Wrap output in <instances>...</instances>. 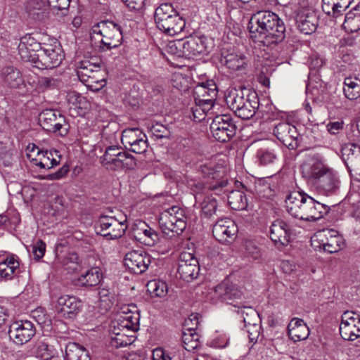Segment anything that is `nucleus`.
<instances>
[{
    "label": "nucleus",
    "mask_w": 360,
    "mask_h": 360,
    "mask_svg": "<svg viewBox=\"0 0 360 360\" xmlns=\"http://www.w3.org/2000/svg\"><path fill=\"white\" fill-rule=\"evenodd\" d=\"M251 38L264 44H276L284 38L285 26L278 16L269 11L253 14L248 23Z\"/></svg>",
    "instance_id": "obj_1"
},
{
    "label": "nucleus",
    "mask_w": 360,
    "mask_h": 360,
    "mask_svg": "<svg viewBox=\"0 0 360 360\" xmlns=\"http://www.w3.org/2000/svg\"><path fill=\"white\" fill-rule=\"evenodd\" d=\"M288 212L293 217L307 221H315L326 214L330 207L304 192L293 191L285 200Z\"/></svg>",
    "instance_id": "obj_2"
},
{
    "label": "nucleus",
    "mask_w": 360,
    "mask_h": 360,
    "mask_svg": "<svg viewBox=\"0 0 360 360\" xmlns=\"http://www.w3.org/2000/svg\"><path fill=\"white\" fill-rule=\"evenodd\" d=\"M154 18L158 28L170 36L181 33L186 25L184 19L169 3L160 4L155 11Z\"/></svg>",
    "instance_id": "obj_3"
},
{
    "label": "nucleus",
    "mask_w": 360,
    "mask_h": 360,
    "mask_svg": "<svg viewBox=\"0 0 360 360\" xmlns=\"http://www.w3.org/2000/svg\"><path fill=\"white\" fill-rule=\"evenodd\" d=\"M158 222L165 235L170 237L179 236L186 227L185 212L178 206H172L161 212Z\"/></svg>",
    "instance_id": "obj_4"
},
{
    "label": "nucleus",
    "mask_w": 360,
    "mask_h": 360,
    "mask_svg": "<svg viewBox=\"0 0 360 360\" xmlns=\"http://www.w3.org/2000/svg\"><path fill=\"white\" fill-rule=\"evenodd\" d=\"M311 245L316 251L335 253L345 246L343 237L334 229L317 231L311 238Z\"/></svg>",
    "instance_id": "obj_5"
},
{
    "label": "nucleus",
    "mask_w": 360,
    "mask_h": 360,
    "mask_svg": "<svg viewBox=\"0 0 360 360\" xmlns=\"http://www.w3.org/2000/svg\"><path fill=\"white\" fill-rule=\"evenodd\" d=\"M101 163L112 170L131 169L136 166V161L132 155L123 151L117 146H111L106 148L101 158Z\"/></svg>",
    "instance_id": "obj_6"
},
{
    "label": "nucleus",
    "mask_w": 360,
    "mask_h": 360,
    "mask_svg": "<svg viewBox=\"0 0 360 360\" xmlns=\"http://www.w3.org/2000/svg\"><path fill=\"white\" fill-rule=\"evenodd\" d=\"M64 59L60 43L54 40L51 44H44L42 49L37 54L34 66L39 69H51L58 67Z\"/></svg>",
    "instance_id": "obj_7"
},
{
    "label": "nucleus",
    "mask_w": 360,
    "mask_h": 360,
    "mask_svg": "<svg viewBox=\"0 0 360 360\" xmlns=\"http://www.w3.org/2000/svg\"><path fill=\"white\" fill-rule=\"evenodd\" d=\"M94 34L101 37L102 49L110 50L119 46L122 39L120 27L112 21H102L93 27Z\"/></svg>",
    "instance_id": "obj_8"
},
{
    "label": "nucleus",
    "mask_w": 360,
    "mask_h": 360,
    "mask_svg": "<svg viewBox=\"0 0 360 360\" xmlns=\"http://www.w3.org/2000/svg\"><path fill=\"white\" fill-rule=\"evenodd\" d=\"M140 314L134 304L122 306L118 310L112 328L126 330L129 333H135L139 329Z\"/></svg>",
    "instance_id": "obj_9"
},
{
    "label": "nucleus",
    "mask_w": 360,
    "mask_h": 360,
    "mask_svg": "<svg viewBox=\"0 0 360 360\" xmlns=\"http://www.w3.org/2000/svg\"><path fill=\"white\" fill-rule=\"evenodd\" d=\"M199 171L206 176L211 177L213 181L210 182L208 188L219 194L221 191H227L225 188L228 185L227 178L225 177L227 169L222 164H217L209 161L200 165Z\"/></svg>",
    "instance_id": "obj_10"
},
{
    "label": "nucleus",
    "mask_w": 360,
    "mask_h": 360,
    "mask_svg": "<svg viewBox=\"0 0 360 360\" xmlns=\"http://www.w3.org/2000/svg\"><path fill=\"white\" fill-rule=\"evenodd\" d=\"M212 136L220 142L229 141L236 132V127L230 115L220 114L213 117L210 124Z\"/></svg>",
    "instance_id": "obj_11"
},
{
    "label": "nucleus",
    "mask_w": 360,
    "mask_h": 360,
    "mask_svg": "<svg viewBox=\"0 0 360 360\" xmlns=\"http://www.w3.org/2000/svg\"><path fill=\"white\" fill-rule=\"evenodd\" d=\"M127 217L123 216L120 220L114 217L102 215L98 219L99 233L110 240L122 237L127 228L125 224Z\"/></svg>",
    "instance_id": "obj_12"
},
{
    "label": "nucleus",
    "mask_w": 360,
    "mask_h": 360,
    "mask_svg": "<svg viewBox=\"0 0 360 360\" xmlns=\"http://www.w3.org/2000/svg\"><path fill=\"white\" fill-rule=\"evenodd\" d=\"M171 86L176 90H181V89L189 90L197 87L207 89V90H218L217 86L213 79H207V77L201 75L197 77V80H193L191 82L190 78L184 76L182 73H174L172 75Z\"/></svg>",
    "instance_id": "obj_13"
},
{
    "label": "nucleus",
    "mask_w": 360,
    "mask_h": 360,
    "mask_svg": "<svg viewBox=\"0 0 360 360\" xmlns=\"http://www.w3.org/2000/svg\"><path fill=\"white\" fill-rule=\"evenodd\" d=\"M39 123L47 131H58L60 135H65L68 133V129L64 127L66 125L65 118L58 111L51 109L44 110L39 115Z\"/></svg>",
    "instance_id": "obj_14"
},
{
    "label": "nucleus",
    "mask_w": 360,
    "mask_h": 360,
    "mask_svg": "<svg viewBox=\"0 0 360 360\" xmlns=\"http://www.w3.org/2000/svg\"><path fill=\"white\" fill-rule=\"evenodd\" d=\"M180 49L181 55L186 58H191L203 54L207 51L206 38L204 36H190L185 40L172 43V49Z\"/></svg>",
    "instance_id": "obj_15"
},
{
    "label": "nucleus",
    "mask_w": 360,
    "mask_h": 360,
    "mask_svg": "<svg viewBox=\"0 0 360 360\" xmlns=\"http://www.w3.org/2000/svg\"><path fill=\"white\" fill-rule=\"evenodd\" d=\"M340 334L349 341L360 338V315L353 311H345L341 316Z\"/></svg>",
    "instance_id": "obj_16"
},
{
    "label": "nucleus",
    "mask_w": 360,
    "mask_h": 360,
    "mask_svg": "<svg viewBox=\"0 0 360 360\" xmlns=\"http://www.w3.org/2000/svg\"><path fill=\"white\" fill-rule=\"evenodd\" d=\"M328 168L319 155L307 157L300 166L302 177L313 184H315Z\"/></svg>",
    "instance_id": "obj_17"
},
{
    "label": "nucleus",
    "mask_w": 360,
    "mask_h": 360,
    "mask_svg": "<svg viewBox=\"0 0 360 360\" xmlns=\"http://www.w3.org/2000/svg\"><path fill=\"white\" fill-rule=\"evenodd\" d=\"M242 295V291L236 284L225 279L213 288L210 298L214 302L222 301L232 304Z\"/></svg>",
    "instance_id": "obj_18"
},
{
    "label": "nucleus",
    "mask_w": 360,
    "mask_h": 360,
    "mask_svg": "<svg viewBox=\"0 0 360 360\" xmlns=\"http://www.w3.org/2000/svg\"><path fill=\"white\" fill-rule=\"evenodd\" d=\"M274 134L284 146L291 150L296 149L302 139L297 128L289 122L277 124L274 129Z\"/></svg>",
    "instance_id": "obj_19"
},
{
    "label": "nucleus",
    "mask_w": 360,
    "mask_h": 360,
    "mask_svg": "<svg viewBox=\"0 0 360 360\" xmlns=\"http://www.w3.org/2000/svg\"><path fill=\"white\" fill-rule=\"evenodd\" d=\"M34 324L30 321H20L13 323L9 328L8 335L16 345H22L29 342L35 335Z\"/></svg>",
    "instance_id": "obj_20"
},
{
    "label": "nucleus",
    "mask_w": 360,
    "mask_h": 360,
    "mask_svg": "<svg viewBox=\"0 0 360 360\" xmlns=\"http://www.w3.org/2000/svg\"><path fill=\"white\" fill-rule=\"evenodd\" d=\"M199 271L198 261L193 255L188 252L181 254L177 269L181 278L189 282L198 277Z\"/></svg>",
    "instance_id": "obj_21"
},
{
    "label": "nucleus",
    "mask_w": 360,
    "mask_h": 360,
    "mask_svg": "<svg viewBox=\"0 0 360 360\" xmlns=\"http://www.w3.org/2000/svg\"><path fill=\"white\" fill-rule=\"evenodd\" d=\"M238 232L235 222L229 218L218 220L212 228L214 237L221 243L233 241Z\"/></svg>",
    "instance_id": "obj_22"
},
{
    "label": "nucleus",
    "mask_w": 360,
    "mask_h": 360,
    "mask_svg": "<svg viewBox=\"0 0 360 360\" xmlns=\"http://www.w3.org/2000/svg\"><path fill=\"white\" fill-rule=\"evenodd\" d=\"M150 263V256L144 252L131 251L126 254L124 257V266L136 274L145 272Z\"/></svg>",
    "instance_id": "obj_23"
},
{
    "label": "nucleus",
    "mask_w": 360,
    "mask_h": 360,
    "mask_svg": "<svg viewBox=\"0 0 360 360\" xmlns=\"http://www.w3.org/2000/svg\"><path fill=\"white\" fill-rule=\"evenodd\" d=\"M81 301L75 296L62 295L55 305L56 311L62 316L72 319L82 309Z\"/></svg>",
    "instance_id": "obj_24"
},
{
    "label": "nucleus",
    "mask_w": 360,
    "mask_h": 360,
    "mask_svg": "<svg viewBox=\"0 0 360 360\" xmlns=\"http://www.w3.org/2000/svg\"><path fill=\"white\" fill-rule=\"evenodd\" d=\"M42 46L33 37L27 34L20 39L18 49L22 60L34 64L37 54L42 49Z\"/></svg>",
    "instance_id": "obj_25"
},
{
    "label": "nucleus",
    "mask_w": 360,
    "mask_h": 360,
    "mask_svg": "<svg viewBox=\"0 0 360 360\" xmlns=\"http://www.w3.org/2000/svg\"><path fill=\"white\" fill-rule=\"evenodd\" d=\"M132 233L136 240L146 245L152 246L159 240L158 233L142 221L134 224Z\"/></svg>",
    "instance_id": "obj_26"
},
{
    "label": "nucleus",
    "mask_w": 360,
    "mask_h": 360,
    "mask_svg": "<svg viewBox=\"0 0 360 360\" xmlns=\"http://www.w3.org/2000/svg\"><path fill=\"white\" fill-rule=\"evenodd\" d=\"M340 180L334 171L328 168L327 171L315 182L319 191L329 195L335 193L340 188Z\"/></svg>",
    "instance_id": "obj_27"
},
{
    "label": "nucleus",
    "mask_w": 360,
    "mask_h": 360,
    "mask_svg": "<svg viewBox=\"0 0 360 360\" xmlns=\"http://www.w3.org/2000/svg\"><path fill=\"white\" fill-rule=\"evenodd\" d=\"M22 75L13 66H7L2 69L0 76V88L21 89L24 86Z\"/></svg>",
    "instance_id": "obj_28"
},
{
    "label": "nucleus",
    "mask_w": 360,
    "mask_h": 360,
    "mask_svg": "<svg viewBox=\"0 0 360 360\" xmlns=\"http://www.w3.org/2000/svg\"><path fill=\"white\" fill-rule=\"evenodd\" d=\"M270 238L276 245H287L290 240L289 226L283 220H276L270 227Z\"/></svg>",
    "instance_id": "obj_29"
},
{
    "label": "nucleus",
    "mask_w": 360,
    "mask_h": 360,
    "mask_svg": "<svg viewBox=\"0 0 360 360\" xmlns=\"http://www.w3.org/2000/svg\"><path fill=\"white\" fill-rule=\"evenodd\" d=\"M296 22L301 32L310 34L316 30L319 19L314 11L305 9L297 15Z\"/></svg>",
    "instance_id": "obj_30"
},
{
    "label": "nucleus",
    "mask_w": 360,
    "mask_h": 360,
    "mask_svg": "<svg viewBox=\"0 0 360 360\" xmlns=\"http://www.w3.org/2000/svg\"><path fill=\"white\" fill-rule=\"evenodd\" d=\"M221 63L232 71H243L246 70L248 60L243 53L233 49L222 53Z\"/></svg>",
    "instance_id": "obj_31"
},
{
    "label": "nucleus",
    "mask_w": 360,
    "mask_h": 360,
    "mask_svg": "<svg viewBox=\"0 0 360 360\" xmlns=\"http://www.w3.org/2000/svg\"><path fill=\"white\" fill-rule=\"evenodd\" d=\"M288 333L294 342L306 340L309 335V328L304 321L299 318H293L288 326Z\"/></svg>",
    "instance_id": "obj_32"
},
{
    "label": "nucleus",
    "mask_w": 360,
    "mask_h": 360,
    "mask_svg": "<svg viewBox=\"0 0 360 360\" xmlns=\"http://www.w3.org/2000/svg\"><path fill=\"white\" fill-rule=\"evenodd\" d=\"M259 105V101L257 91H248L246 95V101L236 114L243 120H249L255 115Z\"/></svg>",
    "instance_id": "obj_33"
},
{
    "label": "nucleus",
    "mask_w": 360,
    "mask_h": 360,
    "mask_svg": "<svg viewBox=\"0 0 360 360\" xmlns=\"http://www.w3.org/2000/svg\"><path fill=\"white\" fill-rule=\"evenodd\" d=\"M323 11L333 18H337L349 6L352 0H322Z\"/></svg>",
    "instance_id": "obj_34"
},
{
    "label": "nucleus",
    "mask_w": 360,
    "mask_h": 360,
    "mask_svg": "<svg viewBox=\"0 0 360 360\" xmlns=\"http://www.w3.org/2000/svg\"><path fill=\"white\" fill-rule=\"evenodd\" d=\"M66 98L70 104L77 109V114L80 116H85L91 108V103L78 91H68Z\"/></svg>",
    "instance_id": "obj_35"
},
{
    "label": "nucleus",
    "mask_w": 360,
    "mask_h": 360,
    "mask_svg": "<svg viewBox=\"0 0 360 360\" xmlns=\"http://www.w3.org/2000/svg\"><path fill=\"white\" fill-rule=\"evenodd\" d=\"M19 268V262L14 255L7 257L0 262V276L6 280L11 279Z\"/></svg>",
    "instance_id": "obj_36"
},
{
    "label": "nucleus",
    "mask_w": 360,
    "mask_h": 360,
    "mask_svg": "<svg viewBox=\"0 0 360 360\" xmlns=\"http://www.w3.org/2000/svg\"><path fill=\"white\" fill-rule=\"evenodd\" d=\"M65 360H90L89 352L75 342H70L65 347Z\"/></svg>",
    "instance_id": "obj_37"
},
{
    "label": "nucleus",
    "mask_w": 360,
    "mask_h": 360,
    "mask_svg": "<svg viewBox=\"0 0 360 360\" xmlns=\"http://www.w3.org/2000/svg\"><path fill=\"white\" fill-rule=\"evenodd\" d=\"M342 26L349 32H355L360 30V3L345 15Z\"/></svg>",
    "instance_id": "obj_38"
},
{
    "label": "nucleus",
    "mask_w": 360,
    "mask_h": 360,
    "mask_svg": "<svg viewBox=\"0 0 360 360\" xmlns=\"http://www.w3.org/2000/svg\"><path fill=\"white\" fill-rule=\"evenodd\" d=\"M114 337L111 338V345L115 347H123L131 345L135 341L134 333H129L126 330L113 328Z\"/></svg>",
    "instance_id": "obj_39"
},
{
    "label": "nucleus",
    "mask_w": 360,
    "mask_h": 360,
    "mask_svg": "<svg viewBox=\"0 0 360 360\" xmlns=\"http://www.w3.org/2000/svg\"><path fill=\"white\" fill-rule=\"evenodd\" d=\"M33 163L42 169H51L58 165L59 161L57 160L52 151H42L38 150L37 157L32 159Z\"/></svg>",
    "instance_id": "obj_40"
},
{
    "label": "nucleus",
    "mask_w": 360,
    "mask_h": 360,
    "mask_svg": "<svg viewBox=\"0 0 360 360\" xmlns=\"http://www.w3.org/2000/svg\"><path fill=\"white\" fill-rule=\"evenodd\" d=\"M103 278L102 272L98 267H94L88 270L85 274L78 278L79 283L82 286H96L100 283Z\"/></svg>",
    "instance_id": "obj_41"
},
{
    "label": "nucleus",
    "mask_w": 360,
    "mask_h": 360,
    "mask_svg": "<svg viewBox=\"0 0 360 360\" xmlns=\"http://www.w3.org/2000/svg\"><path fill=\"white\" fill-rule=\"evenodd\" d=\"M147 291L152 297H162L166 296L168 292V286L165 281L160 279H154L148 282Z\"/></svg>",
    "instance_id": "obj_42"
},
{
    "label": "nucleus",
    "mask_w": 360,
    "mask_h": 360,
    "mask_svg": "<svg viewBox=\"0 0 360 360\" xmlns=\"http://www.w3.org/2000/svg\"><path fill=\"white\" fill-rule=\"evenodd\" d=\"M228 202L235 210H243L247 207V198L243 192L232 191L228 195Z\"/></svg>",
    "instance_id": "obj_43"
},
{
    "label": "nucleus",
    "mask_w": 360,
    "mask_h": 360,
    "mask_svg": "<svg viewBox=\"0 0 360 360\" xmlns=\"http://www.w3.org/2000/svg\"><path fill=\"white\" fill-rule=\"evenodd\" d=\"M199 335L195 332L193 328L185 329L182 333V341L184 348L191 351L195 349L199 346Z\"/></svg>",
    "instance_id": "obj_44"
},
{
    "label": "nucleus",
    "mask_w": 360,
    "mask_h": 360,
    "mask_svg": "<svg viewBox=\"0 0 360 360\" xmlns=\"http://www.w3.org/2000/svg\"><path fill=\"white\" fill-rule=\"evenodd\" d=\"M218 203L217 200L211 195L206 196L200 204L201 216L210 218L216 214Z\"/></svg>",
    "instance_id": "obj_45"
},
{
    "label": "nucleus",
    "mask_w": 360,
    "mask_h": 360,
    "mask_svg": "<svg viewBox=\"0 0 360 360\" xmlns=\"http://www.w3.org/2000/svg\"><path fill=\"white\" fill-rule=\"evenodd\" d=\"M226 97V102L235 112L241 108L246 101L243 91H229V95Z\"/></svg>",
    "instance_id": "obj_46"
},
{
    "label": "nucleus",
    "mask_w": 360,
    "mask_h": 360,
    "mask_svg": "<svg viewBox=\"0 0 360 360\" xmlns=\"http://www.w3.org/2000/svg\"><path fill=\"white\" fill-rule=\"evenodd\" d=\"M195 103L198 104L199 106L203 109V111L210 119L213 120V117L218 115L215 109L217 106H219V105L215 101L214 98L212 99L195 98Z\"/></svg>",
    "instance_id": "obj_47"
},
{
    "label": "nucleus",
    "mask_w": 360,
    "mask_h": 360,
    "mask_svg": "<svg viewBox=\"0 0 360 360\" xmlns=\"http://www.w3.org/2000/svg\"><path fill=\"white\" fill-rule=\"evenodd\" d=\"M99 296V307L107 311L113 305L114 303V294L108 289L101 288L98 291Z\"/></svg>",
    "instance_id": "obj_48"
},
{
    "label": "nucleus",
    "mask_w": 360,
    "mask_h": 360,
    "mask_svg": "<svg viewBox=\"0 0 360 360\" xmlns=\"http://www.w3.org/2000/svg\"><path fill=\"white\" fill-rule=\"evenodd\" d=\"M138 137L135 139L133 144L129 145V149L133 153L142 154L145 153L148 147L146 135L143 131H138Z\"/></svg>",
    "instance_id": "obj_49"
},
{
    "label": "nucleus",
    "mask_w": 360,
    "mask_h": 360,
    "mask_svg": "<svg viewBox=\"0 0 360 360\" xmlns=\"http://www.w3.org/2000/svg\"><path fill=\"white\" fill-rule=\"evenodd\" d=\"M27 9L30 15L38 20H41L44 15L46 8L43 2L32 0L28 3Z\"/></svg>",
    "instance_id": "obj_50"
},
{
    "label": "nucleus",
    "mask_w": 360,
    "mask_h": 360,
    "mask_svg": "<svg viewBox=\"0 0 360 360\" xmlns=\"http://www.w3.org/2000/svg\"><path fill=\"white\" fill-rule=\"evenodd\" d=\"M100 66L94 63H91L89 60H82L78 66H77V75L80 76H86L90 77V74L98 71L99 70Z\"/></svg>",
    "instance_id": "obj_51"
},
{
    "label": "nucleus",
    "mask_w": 360,
    "mask_h": 360,
    "mask_svg": "<svg viewBox=\"0 0 360 360\" xmlns=\"http://www.w3.org/2000/svg\"><path fill=\"white\" fill-rule=\"evenodd\" d=\"M243 255L250 259L256 260L261 257V251L254 242L247 240L243 244Z\"/></svg>",
    "instance_id": "obj_52"
},
{
    "label": "nucleus",
    "mask_w": 360,
    "mask_h": 360,
    "mask_svg": "<svg viewBox=\"0 0 360 360\" xmlns=\"http://www.w3.org/2000/svg\"><path fill=\"white\" fill-rule=\"evenodd\" d=\"M257 158L262 165L272 164L276 159L274 150L269 148H260L257 150Z\"/></svg>",
    "instance_id": "obj_53"
},
{
    "label": "nucleus",
    "mask_w": 360,
    "mask_h": 360,
    "mask_svg": "<svg viewBox=\"0 0 360 360\" xmlns=\"http://www.w3.org/2000/svg\"><path fill=\"white\" fill-rule=\"evenodd\" d=\"M63 263L70 273L77 271L80 267L79 256L75 252L68 253L63 259Z\"/></svg>",
    "instance_id": "obj_54"
},
{
    "label": "nucleus",
    "mask_w": 360,
    "mask_h": 360,
    "mask_svg": "<svg viewBox=\"0 0 360 360\" xmlns=\"http://www.w3.org/2000/svg\"><path fill=\"white\" fill-rule=\"evenodd\" d=\"M138 131H142L139 128L127 129L123 131L121 141L122 144H124L126 148H128L129 145L133 144V143L135 141V139H137L139 135Z\"/></svg>",
    "instance_id": "obj_55"
},
{
    "label": "nucleus",
    "mask_w": 360,
    "mask_h": 360,
    "mask_svg": "<svg viewBox=\"0 0 360 360\" xmlns=\"http://www.w3.org/2000/svg\"><path fill=\"white\" fill-rule=\"evenodd\" d=\"M245 326L247 328L248 336L251 342H256L259 338L260 332V326L256 323H253L251 320H248L244 317Z\"/></svg>",
    "instance_id": "obj_56"
},
{
    "label": "nucleus",
    "mask_w": 360,
    "mask_h": 360,
    "mask_svg": "<svg viewBox=\"0 0 360 360\" xmlns=\"http://www.w3.org/2000/svg\"><path fill=\"white\" fill-rule=\"evenodd\" d=\"M188 116L195 122H200L207 117V114L203 111V109L195 103L188 112Z\"/></svg>",
    "instance_id": "obj_57"
},
{
    "label": "nucleus",
    "mask_w": 360,
    "mask_h": 360,
    "mask_svg": "<svg viewBox=\"0 0 360 360\" xmlns=\"http://www.w3.org/2000/svg\"><path fill=\"white\" fill-rule=\"evenodd\" d=\"M60 81L53 77H42L38 78V87L41 89H56L60 87Z\"/></svg>",
    "instance_id": "obj_58"
},
{
    "label": "nucleus",
    "mask_w": 360,
    "mask_h": 360,
    "mask_svg": "<svg viewBox=\"0 0 360 360\" xmlns=\"http://www.w3.org/2000/svg\"><path fill=\"white\" fill-rule=\"evenodd\" d=\"M150 131L153 136L158 139L167 138L170 135L169 130L165 125L160 123L153 124Z\"/></svg>",
    "instance_id": "obj_59"
},
{
    "label": "nucleus",
    "mask_w": 360,
    "mask_h": 360,
    "mask_svg": "<svg viewBox=\"0 0 360 360\" xmlns=\"http://www.w3.org/2000/svg\"><path fill=\"white\" fill-rule=\"evenodd\" d=\"M46 251V243L41 240H37L32 247L34 258L36 260L41 259Z\"/></svg>",
    "instance_id": "obj_60"
},
{
    "label": "nucleus",
    "mask_w": 360,
    "mask_h": 360,
    "mask_svg": "<svg viewBox=\"0 0 360 360\" xmlns=\"http://www.w3.org/2000/svg\"><path fill=\"white\" fill-rule=\"evenodd\" d=\"M323 83L316 75H309L306 90H319L323 88Z\"/></svg>",
    "instance_id": "obj_61"
},
{
    "label": "nucleus",
    "mask_w": 360,
    "mask_h": 360,
    "mask_svg": "<svg viewBox=\"0 0 360 360\" xmlns=\"http://www.w3.org/2000/svg\"><path fill=\"white\" fill-rule=\"evenodd\" d=\"M122 1L130 11H140L144 7L145 0H122Z\"/></svg>",
    "instance_id": "obj_62"
},
{
    "label": "nucleus",
    "mask_w": 360,
    "mask_h": 360,
    "mask_svg": "<svg viewBox=\"0 0 360 360\" xmlns=\"http://www.w3.org/2000/svg\"><path fill=\"white\" fill-rule=\"evenodd\" d=\"M69 171L68 166H63L57 172L47 175L46 177L48 180H58L65 176Z\"/></svg>",
    "instance_id": "obj_63"
},
{
    "label": "nucleus",
    "mask_w": 360,
    "mask_h": 360,
    "mask_svg": "<svg viewBox=\"0 0 360 360\" xmlns=\"http://www.w3.org/2000/svg\"><path fill=\"white\" fill-rule=\"evenodd\" d=\"M153 360H172V358L165 350L157 348L153 351Z\"/></svg>",
    "instance_id": "obj_64"
}]
</instances>
